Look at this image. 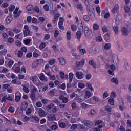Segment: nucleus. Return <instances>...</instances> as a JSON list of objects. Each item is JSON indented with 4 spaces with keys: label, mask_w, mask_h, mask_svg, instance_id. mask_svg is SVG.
Listing matches in <instances>:
<instances>
[{
    "label": "nucleus",
    "mask_w": 131,
    "mask_h": 131,
    "mask_svg": "<svg viewBox=\"0 0 131 131\" xmlns=\"http://www.w3.org/2000/svg\"><path fill=\"white\" fill-rule=\"evenodd\" d=\"M81 31L80 30H79L76 34V37H77V39H80V38L81 37Z\"/></svg>",
    "instance_id": "28"
},
{
    "label": "nucleus",
    "mask_w": 131,
    "mask_h": 131,
    "mask_svg": "<svg viewBox=\"0 0 131 131\" xmlns=\"http://www.w3.org/2000/svg\"><path fill=\"white\" fill-rule=\"evenodd\" d=\"M13 20V17H12V15L10 14L8 16H7L5 19V22L6 24H10L12 20Z\"/></svg>",
    "instance_id": "13"
},
{
    "label": "nucleus",
    "mask_w": 131,
    "mask_h": 131,
    "mask_svg": "<svg viewBox=\"0 0 131 131\" xmlns=\"http://www.w3.org/2000/svg\"><path fill=\"white\" fill-rule=\"evenodd\" d=\"M89 65H91V66H93V67H94V68H96V63H95V61H94V60H91L90 61H89Z\"/></svg>",
    "instance_id": "32"
},
{
    "label": "nucleus",
    "mask_w": 131,
    "mask_h": 131,
    "mask_svg": "<svg viewBox=\"0 0 131 131\" xmlns=\"http://www.w3.org/2000/svg\"><path fill=\"white\" fill-rule=\"evenodd\" d=\"M15 55H17L19 58H22V56H23V52L22 51H18L17 49L15 51Z\"/></svg>",
    "instance_id": "19"
},
{
    "label": "nucleus",
    "mask_w": 131,
    "mask_h": 131,
    "mask_svg": "<svg viewBox=\"0 0 131 131\" xmlns=\"http://www.w3.org/2000/svg\"><path fill=\"white\" fill-rule=\"evenodd\" d=\"M121 32L123 36H127L129 32H131V25L123 27L121 29Z\"/></svg>",
    "instance_id": "1"
},
{
    "label": "nucleus",
    "mask_w": 131,
    "mask_h": 131,
    "mask_svg": "<svg viewBox=\"0 0 131 131\" xmlns=\"http://www.w3.org/2000/svg\"><path fill=\"white\" fill-rule=\"evenodd\" d=\"M27 107H28V103L26 101H23L21 103V108L25 111L27 109Z\"/></svg>",
    "instance_id": "15"
},
{
    "label": "nucleus",
    "mask_w": 131,
    "mask_h": 131,
    "mask_svg": "<svg viewBox=\"0 0 131 131\" xmlns=\"http://www.w3.org/2000/svg\"><path fill=\"white\" fill-rule=\"evenodd\" d=\"M83 20L86 22H90V17L88 15H84L83 16Z\"/></svg>",
    "instance_id": "46"
},
{
    "label": "nucleus",
    "mask_w": 131,
    "mask_h": 131,
    "mask_svg": "<svg viewBox=\"0 0 131 131\" xmlns=\"http://www.w3.org/2000/svg\"><path fill=\"white\" fill-rule=\"evenodd\" d=\"M84 100H85V97L83 95H81L77 98L78 103H82Z\"/></svg>",
    "instance_id": "10"
},
{
    "label": "nucleus",
    "mask_w": 131,
    "mask_h": 131,
    "mask_svg": "<svg viewBox=\"0 0 131 131\" xmlns=\"http://www.w3.org/2000/svg\"><path fill=\"white\" fill-rule=\"evenodd\" d=\"M81 47V45H79V46H78L77 49L79 50V52L80 53V54H81V55H84L85 54V53H86V51L84 49H80Z\"/></svg>",
    "instance_id": "22"
},
{
    "label": "nucleus",
    "mask_w": 131,
    "mask_h": 131,
    "mask_svg": "<svg viewBox=\"0 0 131 131\" xmlns=\"http://www.w3.org/2000/svg\"><path fill=\"white\" fill-rule=\"evenodd\" d=\"M40 80L41 81H47L48 78H47V77L45 76V74L43 73H41L39 76Z\"/></svg>",
    "instance_id": "16"
},
{
    "label": "nucleus",
    "mask_w": 131,
    "mask_h": 131,
    "mask_svg": "<svg viewBox=\"0 0 131 131\" xmlns=\"http://www.w3.org/2000/svg\"><path fill=\"white\" fill-rule=\"evenodd\" d=\"M85 63V59H82L80 61L77 62L76 65L78 67H80L83 66Z\"/></svg>",
    "instance_id": "12"
},
{
    "label": "nucleus",
    "mask_w": 131,
    "mask_h": 131,
    "mask_svg": "<svg viewBox=\"0 0 131 131\" xmlns=\"http://www.w3.org/2000/svg\"><path fill=\"white\" fill-rule=\"evenodd\" d=\"M36 61H37L38 65H41V64L43 63V59H38L36 60Z\"/></svg>",
    "instance_id": "60"
},
{
    "label": "nucleus",
    "mask_w": 131,
    "mask_h": 131,
    "mask_svg": "<svg viewBox=\"0 0 131 131\" xmlns=\"http://www.w3.org/2000/svg\"><path fill=\"white\" fill-rule=\"evenodd\" d=\"M74 74L72 73H70L69 74V82H72V80H73V76Z\"/></svg>",
    "instance_id": "33"
},
{
    "label": "nucleus",
    "mask_w": 131,
    "mask_h": 131,
    "mask_svg": "<svg viewBox=\"0 0 131 131\" xmlns=\"http://www.w3.org/2000/svg\"><path fill=\"white\" fill-rule=\"evenodd\" d=\"M124 8L125 13H129L131 11V3L130 6L125 5Z\"/></svg>",
    "instance_id": "20"
},
{
    "label": "nucleus",
    "mask_w": 131,
    "mask_h": 131,
    "mask_svg": "<svg viewBox=\"0 0 131 131\" xmlns=\"http://www.w3.org/2000/svg\"><path fill=\"white\" fill-rule=\"evenodd\" d=\"M55 107V104L53 103H50L48 106V109H53Z\"/></svg>",
    "instance_id": "59"
},
{
    "label": "nucleus",
    "mask_w": 131,
    "mask_h": 131,
    "mask_svg": "<svg viewBox=\"0 0 131 131\" xmlns=\"http://www.w3.org/2000/svg\"><path fill=\"white\" fill-rule=\"evenodd\" d=\"M111 82L115 83V84H118V80L116 78H112L111 79Z\"/></svg>",
    "instance_id": "30"
},
{
    "label": "nucleus",
    "mask_w": 131,
    "mask_h": 131,
    "mask_svg": "<svg viewBox=\"0 0 131 131\" xmlns=\"http://www.w3.org/2000/svg\"><path fill=\"white\" fill-rule=\"evenodd\" d=\"M46 48V43H41L39 46V49L43 50Z\"/></svg>",
    "instance_id": "62"
},
{
    "label": "nucleus",
    "mask_w": 131,
    "mask_h": 131,
    "mask_svg": "<svg viewBox=\"0 0 131 131\" xmlns=\"http://www.w3.org/2000/svg\"><path fill=\"white\" fill-rule=\"evenodd\" d=\"M23 91H24L25 93H27V94H28V93H29L30 92L29 89H28V88L26 86H24L23 88Z\"/></svg>",
    "instance_id": "57"
},
{
    "label": "nucleus",
    "mask_w": 131,
    "mask_h": 131,
    "mask_svg": "<svg viewBox=\"0 0 131 131\" xmlns=\"http://www.w3.org/2000/svg\"><path fill=\"white\" fill-rule=\"evenodd\" d=\"M76 77L77 79H82L84 77V75L81 72H77L76 73Z\"/></svg>",
    "instance_id": "9"
},
{
    "label": "nucleus",
    "mask_w": 131,
    "mask_h": 131,
    "mask_svg": "<svg viewBox=\"0 0 131 131\" xmlns=\"http://www.w3.org/2000/svg\"><path fill=\"white\" fill-rule=\"evenodd\" d=\"M7 41L9 42V43H13V42L15 41V39H14V38L9 37Z\"/></svg>",
    "instance_id": "49"
},
{
    "label": "nucleus",
    "mask_w": 131,
    "mask_h": 131,
    "mask_svg": "<svg viewBox=\"0 0 131 131\" xmlns=\"http://www.w3.org/2000/svg\"><path fill=\"white\" fill-rule=\"evenodd\" d=\"M6 111H7V107H6V105L4 104L3 107L1 108V112L5 113Z\"/></svg>",
    "instance_id": "40"
},
{
    "label": "nucleus",
    "mask_w": 131,
    "mask_h": 131,
    "mask_svg": "<svg viewBox=\"0 0 131 131\" xmlns=\"http://www.w3.org/2000/svg\"><path fill=\"white\" fill-rule=\"evenodd\" d=\"M113 31H114L115 34H118V28L117 26H114L113 27Z\"/></svg>",
    "instance_id": "54"
},
{
    "label": "nucleus",
    "mask_w": 131,
    "mask_h": 131,
    "mask_svg": "<svg viewBox=\"0 0 131 131\" xmlns=\"http://www.w3.org/2000/svg\"><path fill=\"white\" fill-rule=\"evenodd\" d=\"M64 24V18L63 17L59 18V21L58 22V26L60 25H63Z\"/></svg>",
    "instance_id": "37"
},
{
    "label": "nucleus",
    "mask_w": 131,
    "mask_h": 131,
    "mask_svg": "<svg viewBox=\"0 0 131 131\" xmlns=\"http://www.w3.org/2000/svg\"><path fill=\"white\" fill-rule=\"evenodd\" d=\"M92 95L91 94V92L89 91H86L85 92V96H84L85 97V99H89L90 97H91Z\"/></svg>",
    "instance_id": "31"
},
{
    "label": "nucleus",
    "mask_w": 131,
    "mask_h": 131,
    "mask_svg": "<svg viewBox=\"0 0 131 131\" xmlns=\"http://www.w3.org/2000/svg\"><path fill=\"white\" fill-rule=\"evenodd\" d=\"M57 128H58V125L57 124L53 125L51 127V129H52V130H56Z\"/></svg>",
    "instance_id": "52"
},
{
    "label": "nucleus",
    "mask_w": 131,
    "mask_h": 131,
    "mask_svg": "<svg viewBox=\"0 0 131 131\" xmlns=\"http://www.w3.org/2000/svg\"><path fill=\"white\" fill-rule=\"evenodd\" d=\"M52 70L53 72H57L59 70V68L56 66H53L52 68Z\"/></svg>",
    "instance_id": "39"
},
{
    "label": "nucleus",
    "mask_w": 131,
    "mask_h": 131,
    "mask_svg": "<svg viewBox=\"0 0 131 131\" xmlns=\"http://www.w3.org/2000/svg\"><path fill=\"white\" fill-rule=\"evenodd\" d=\"M66 36L68 40H71L72 37L71 32L68 31L66 33Z\"/></svg>",
    "instance_id": "27"
},
{
    "label": "nucleus",
    "mask_w": 131,
    "mask_h": 131,
    "mask_svg": "<svg viewBox=\"0 0 131 131\" xmlns=\"http://www.w3.org/2000/svg\"><path fill=\"white\" fill-rule=\"evenodd\" d=\"M59 100L62 101V103H68V98L64 96V95H60L58 97Z\"/></svg>",
    "instance_id": "8"
},
{
    "label": "nucleus",
    "mask_w": 131,
    "mask_h": 131,
    "mask_svg": "<svg viewBox=\"0 0 131 131\" xmlns=\"http://www.w3.org/2000/svg\"><path fill=\"white\" fill-rule=\"evenodd\" d=\"M78 28H79V30L81 31H83V26L82 23L78 24Z\"/></svg>",
    "instance_id": "36"
},
{
    "label": "nucleus",
    "mask_w": 131,
    "mask_h": 131,
    "mask_svg": "<svg viewBox=\"0 0 131 131\" xmlns=\"http://www.w3.org/2000/svg\"><path fill=\"white\" fill-rule=\"evenodd\" d=\"M108 29H109V27L106 26H104L102 28V31L103 32H108Z\"/></svg>",
    "instance_id": "55"
},
{
    "label": "nucleus",
    "mask_w": 131,
    "mask_h": 131,
    "mask_svg": "<svg viewBox=\"0 0 131 131\" xmlns=\"http://www.w3.org/2000/svg\"><path fill=\"white\" fill-rule=\"evenodd\" d=\"M59 126L61 128H65L66 127V124L64 122H60L59 124Z\"/></svg>",
    "instance_id": "45"
},
{
    "label": "nucleus",
    "mask_w": 131,
    "mask_h": 131,
    "mask_svg": "<svg viewBox=\"0 0 131 131\" xmlns=\"http://www.w3.org/2000/svg\"><path fill=\"white\" fill-rule=\"evenodd\" d=\"M51 38V36H50V35L49 34H46L44 36V40H49V39H50V38Z\"/></svg>",
    "instance_id": "56"
},
{
    "label": "nucleus",
    "mask_w": 131,
    "mask_h": 131,
    "mask_svg": "<svg viewBox=\"0 0 131 131\" xmlns=\"http://www.w3.org/2000/svg\"><path fill=\"white\" fill-rule=\"evenodd\" d=\"M16 65H17L16 63H15L14 65V66L12 67V70H14V71L15 73H20V67H16Z\"/></svg>",
    "instance_id": "11"
},
{
    "label": "nucleus",
    "mask_w": 131,
    "mask_h": 131,
    "mask_svg": "<svg viewBox=\"0 0 131 131\" xmlns=\"http://www.w3.org/2000/svg\"><path fill=\"white\" fill-rule=\"evenodd\" d=\"M96 40L97 42H101L103 41V39L102 38V37L99 36L96 38Z\"/></svg>",
    "instance_id": "47"
},
{
    "label": "nucleus",
    "mask_w": 131,
    "mask_h": 131,
    "mask_svg": "<svg viewBox=\"0 0 131 131\" xmlns=\"http://www.w3.org/2000/svg\"><path fill=\"white\" fill-rule=\"evenodd\" d=\"M104 48L105 50H109L111 48V45L110 43H106L104 46Z\"/></svg>",
    "instance_id": "44"
},
{
    "label": "nucleus",
    "mask_w": 131,
    "mask_h": 131,
    "mask_svg": "<svg viewBox=\"0 0 131 131\" xmlns=\"http://www.w3.org/2000/svg\"><path fill=\"white\" fill-rule=\"evenodd\" d=\"M32 23H34V24H39V21H38V20H37V19H36V18L35 17H33L32 19Z\"/></svg>",
    "instance_id": "48"
},
{
    "label": "nucleus",
    "mask_w": 131,
    "mask_h": 131,
    "mask_svg": "<svg viewBox=\"0 0 131 131\" xmlns=\"http://www.w3.org/2000/svg\"><path fill=\"white\" fill-rule=\"evenodd\" d=\"M48 120L49 121H54L56 120V116L53 114H50L47 116Z\"/></svg>",
    "instance_id": "7"
},
{
    "label": "nucleus",
    "mask_w": 131,
    "mask_h": 131,
    "mask_svg": "<svg viewBox=\"0 0 131 131\" xmlns=\"http://www.w3.org/2000/svg\"><path fill=\"white\" fill-rule=\"evenodd\" d=\"M95 125H97L99 128H102L103 126V122L100 120L97 121L95 122Z\"/></svg>",
    "instance_id": "17"
},
{
    "label": "nucleus",
    "mask_w": 131,
    "mask_h": 131,
    "mask_svg": "<svg viewBox=\"0 0 131 131\" xmlns=\"http://www.w3.org/2000/svg\"><path fill=\"white\" fill-rule=\"evenodd\" d=\"M116 61H117V56L114 54L112 57V63L113 64H116Z\"/></svg>",
    "instance_id": "25"
},
{
    "label": "nucleus",
    "mask_w": 131,
    "mask_h": 131,
    "mask_svg": "<svg viewBox=\"0 0 131 131\" xmlns=\"http://www.w3.org/2000/svg\"><path fill=\"white\" fill-rule=\"evenodd\" d=\"M38 66V63H37V62L36 61V60H35L32 65V68H36V67H37Z\"/></svg>",
    "instance_id": "41"
},
{
    "label": "nucleus",
    "mask_w": 131,
    "mask_h": 131,
    "mask_svg": "<svg viewBox=\"0 0 131 131\" xmlns=\"http://www.w3.org/2000/svg\"><path fill=\"white\" fill-rule=\"evenodd\" d=\"M106 68H109L108 72L110 75H113L114 74V71L115 70V66L112 64L109 67V65L106 66Z\"/></svg>",
    "instance_id": "5"
},
{
    "label": "nucleus",
    "mask_w": 131,
    "mask_h": 131,
    "mask_svg": "<svg viewBox=\"0 0 131 131\" xmlns=\"http://www.w3.org/2000/svg\"><path fill=\"white\" fill-rule=\"evenodd\" d=\"M38 113L40 117H45V116H46V112L41 108L39 109Z\"/></svg>",
    "instance_id": "18"
},
{
    "label": "nucleus",
    "mask_w": 131,
    "mask_h": 131,
    "mask_svg": "<svg viewBox=\"0 0 131 131\" xmlns=\"http://www.w3.org/2000/svg\"><path fill=\"white\" fill-rule=\"evenodd\" d=\"M84 34L86 38H92L93 37V32L89 29L88 26L84 27Z\"/></svg>",
    "instance_id": "2"
},
{
    "label": "nucleus",
    "mask_w": 131,
    "mask_h": 131,
    "mask_svg": "<svg viewBox=\"0 0 131 131\" xmlns=\"http://www.w3.org/2000/svg\"><path fill=\"white\" fill-rule=\"evenodd\" d=\"M118 9H119L118 4H116L114 8L112 9V10H111L112 13L113 14H115V12H117V11H118Z\"/></svg>",
    "instance_id": "24"
},
{
    "label": "nucleus",
    "mask_w": 131,
    "mask_h": 131,
    "mask_svg": "<svg viewBox=\"0 0 131 131\" xmlns=\"http://www.w3.org/2000/svg\"><path fill=\"white\" fill-rule=\"evenodd\" d=\"M7 100L8 101H13V97L11 96H4L2 101L3 102H6V101H7Z\"/></svg>",
    "instance_id": "14"
},
{
    "label": "nucleus",
    "mask_w": 131,
    "mask_h": 131,
    "mask_svg": "<svg viewBox=\"0 0 131 131\" xmlns=\"http://www.w3.org/2000/svg\"><path fill=\"white\" fill-rule=\"evenodd\" d=\"M88 105V104L85 103H82L81 104V107H82V109H86Z\"/></svg>",
    "instance_id": "50"
},
{
    "label": "nucleus",
    "mask_w": 131,
    "mask_h": 131,
    "mask_svg": "<svg viewBox=\"0 0 131 131\" xmlns=\"http://www.w3.org/2000/svg\"><path fill=\"white\" fill-rule=\"evenodd\" d=\"M124 66H125V68H126V70H127L128 71H130L131 67H130V66H129V64L128 63V62L127 61L125 62Z\"/></svg>",
    "instance_id": "26"
},
{
    "label": "nucleus",
    "mask_w": 131,
    "mask_h": 131,
    "mask_svg": "<svg viewBox=\"0 0 131 131\" xmlns=\"http://www.w3.org/2000/svg\"><path fill=\"white\" fill-rule=\"evenodd\" d=\"M7 49H4L0 51V55L6 56V55H7Z\"/></svg>",
    "instance_id": "38"
},
{
    "label": "nucleus",
    "mask_w": 131,
    "mask_h": 131,
    "mask_svg": "<svg viewBox=\"0 0 131 131\" xmlns=\"http://www.w3.org/2000/svg\"><path fill=\"white\" fill-rule=\"evenodd\" d=\"M57 60L59 61L60 65L64 66L66 64V60L63 58H59Z\"/></svg>",
    "instance_id": "21"
},
{
    "label": "nucleus",
    "mask_w": 131,
    "mask_h": 131,
    "mask_svg": "<svg viewBox=\"0 0 131 131\" xmlns=\"http://www.w3.org/2000/svg\"><path fill=\"white\" fill-rule=\"evenodd\" d=\"M27 10L29 14H33V13H34L33 6L31 5H28L27 6Z\"/></svg>",
    "instance_id": "6"
},
{
    "label": "nucleus",
    "mask_w": 131,
    "mask_h": 131,
    "mask_svg": "<svg viewBox=\"0 0 131 131\" xmlns=\"http://www.w3.org/2000/svg\"><path fill=\"white\" fill-rule=\"evenodd\" d=\"M32 118L33 120H35L36 122H38L39 121V118H38L36 116H32Z\"/></svg>",
    "instance_id": "42"
},
{
    "label": "nucleus",
    "mask_w": 131,
    "mask_h": 131,
    "mask_svg": "<svg viewBox=\"0 0 131 131\" xmlns=\"http://www.w3.org/2000/svg\"><path fill=\"white\" fill-rule=\"evenodd\" d=\"M37 92V88L36 87L34 86L33 89L31 90V94H35Z\"/></svg>",
    "instance_id": "43"
},
{
    "label": "nucleus",
    "mask_w": 131,
    "mask_h": 131,
    "mask_svg": "<svg viewBox=\"0 0 131 131\" xmlns=\"http://www.w3.org/2000/svg\"><path fill=\"white\" fill-rule=\"evenodd\" d=\"M29 119H30V118L28 116H25L23 119V122H25V123H26L29 121Z\"/></svg>",
    "instance_id": "34"
},
{
    "label": "nucleus",
    "mask_w": 131,
    "mask_h": 131,
    "mask_svg": "<svg viewBox=\"0 0 131 131\" xmlns=\"http://www.w3.org/2000/svg\"><path fill=\"white\" fill-rule=\"evenodd\" d=\"M15 6L14 5H11L10 6H9V10L10 11V12H13V11H14V10H15Z\"/></svg>",
    "instance_id": "63"
},
{
    "label": "nucleus",
    "mask_w": 131,
    "mask_h": 131,
    "mask_svg": "<svg viewBox=\"0 0 131 131\" xmlns=\"http://www.w3.org/2000/svg\"><path fill=\"white\" fill-rule=\"evenodd\" d=\"M36 106H37V107H38L39 108H40L42 107V104L40 101H38L36 103Z\"/></svg>",
    "instance_id": "64"
},
{
    "label": "nucleus",
    "mask_w": 131,
    "mask_h": 131,
    "mask_svg": "<svg viewBox=\"0 0 131 131\" xmlns=\"http://www.w3.org/2000/svg\"><path fill=\"white\" fill-rule=\"evenodd\" d=\"M30 98H31V100H32L33 101H34V100H35V99H36L35 94L31 93Z\"/></svg>",
    "instance_id": "61"
},
{
    "label": "nucleus",
    "mask_w": 131,
    "mask_h": 131,
    "mask_svg": "<svg viewBox=\"0 0 131 131\" xmlns=\"http://www.w3.org/2000/svg\"><path fill=\"white\" fill-rule=\"evenodd\" d=\"M60 76L61 78H62V79H64V78H68V75H66L65 76V73H64V72H60L59 73Z\"/></svg>",
    "instance_id": "29"
},
{
    "label": "nucleus",
    "mask_w": 131,
    "mask_h": 131,
    "mask_svg": "<svg viewBox=\"0 0 131 131\" xmlns=\"http://www.w3.org/2000/svg\"><path fill=\"white\" fill-rule=\"evenodd\" d=\"M88 14L91 17H95V13H93V10L92 9H89Z\"/></svg>",
    "instance_id": "35"
},
{
    "label": "nucleus",
    "mask_w": 131,
    "mask_h": 131,
    "mask_svg": "<svg viewBox=\"0 0 131 131\" xmlns=\"http://www.w3.org/2000/svg\"><path fill=\"white\" fill-rule=\"evenodd\" d=\"M90 53L93 55L94 54H98L99 53V49L96 45H93L89 50Z\"/></svg>",
    "instance_id": "3"
},
{
    "label": "nucleus",
    "mask_w": 131,
    "mask_h": 131,
    "mask_svg": "<svg viewBox=\"0 0 131 131\" xmlns=\"http://www.w3.org/2000/svg\"><path fill=\"white\" fill-rule=\"evenodd\" d=\"M83 123H84V124H85L86 126L90 128L92 127L93 125V124H92V123L90 122V121H88V120L83 121Z\"/></svg>",
    "instance_id": "23"
},
{
    "label": "nucleus",
    "mask_w": 131,
    "mask_h": 131,
    "mask_svg": "<svg viewBox=\"0 0 131 131\" xmlns=\"http://www.w3.org/2000/svg\"><path fill=\"white\" fill-rule=\"evenodd\" d=\"M31 41V39H27L24 41V43H25V45H30Z\"/></svg>",
    "instance_id": "51"
},
{
    "label": "nucleus",
    "mask_w": 131,
    "mask_h": 131,
    "mask_svg": "<svg viewBox=\"0 0 131 131\" xmlns=\"http://www.w3.org/2000/svg\"><path fill=\"white\" fill-rule=\"evenodd\" d=\"M43 9L45 11H46V12H49V11H50V8L49 7V5H48L47 4L44 5Z\"/></svg>",
    "instance_id": "53"
},
{
    "label": "nucleus",
    "mask_w": 131,
    "mask_h": 131,
    "mask_svg": "<svg viewBox=\"0 0 131 131\" xmlns=\"http://www.w3.org/2000/svg\"><path fill=\"white\" fill-rule=\"evenodd\" d=\"M25 30L23 31L24 37L29 36L30 35V30H29V27L28 25H25L24 27Z\"/></svg>",
    "instance_id": "4"
},
{
    "label": "nucleus",
    "mask_w": 131,
    "mask_h": 131,
    "mask_svg": "<svg viewBox=\"0 0 131 131\" xmlns=\"http://www.w3.org/2000/svg\"><path fill=\"white\" fill-rule=\"evenodd\" d=\"M13 65H14V60L9 61L8 63V67H10V68H11V67H12Z\"/></svg>",
    "instance_id": "58"
}]
</instances>
